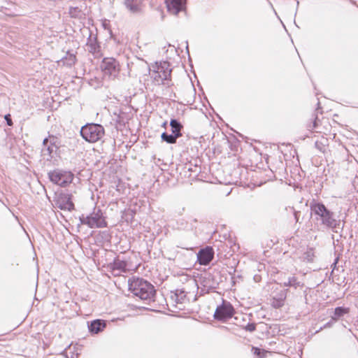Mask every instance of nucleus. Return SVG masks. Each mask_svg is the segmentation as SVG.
I'll use <instances>...</instances> for the list:
<instances>
[{
	"instance_id": "4be33fe9",
	"label": "nucleus",
	"mask_w": 358,
	"mask_h": 358,
	"mask_svg": "<svg viewBox=\"0 0 358 358\" xmlns=\"http://www.w3.org/2000/svg\"><path fill=\"white\" fill-rule=\"evenodd\" d=\"M80 13V10L77 7L70 8L69 9V14L71 17H78Z\"/></svg>"
},
{
	"instance_id": "6e6552de",
	"label": "nucleus",
	"mask_w": 358,
	"mask_h": 358,
	"mask_svg": "<svg viewBox=\"0 0 358 358\" xmlns=\"http://www.w3.org/2000/svg\"><path fill=\"white\" fill-rule=\"evenodd\" d=\"M234 313L233 306L229 303L223 302V303L217 307L214 317L217 320H224L231 318Z\"/></svg>"
},
{
	"instance_id": "f3484780",
	"label": "nucleus",
	"mask_w": 358,
	"mask_h": 358,
	"mask_svg": "<svg viewBox=\"0 0 358 358\" xmlns=\"http://www.w3.org/2000/svg\"><path fill=\"white\" fill-rule=\"evenodd\" d=\"M127 265L126 262L117 259L114 262L113 268L121 271H125L127 270Z\"/></svg>"
},
{
	"instance_id": "393cba45",
	"label": "nucleus",
	"mask_w": 358,
	"mask_h": 358,
	"mask_svg": "<svg viewBox=\"0 0 358 358\" xmlns=\"http://www.w3.org/2000/svg\"><path fill=\"white\" fill-rule=\"evenodd\" d=\"M5 119L6 120V122H7L8 125H9V126L13 125V122H12V120H11V119L10 117V115H5Z\"/></svg>"
},
{
	"instance_id": "1a4fd4ad",
	"label": "nucleus",
	"mask_w": 358,
	"mask_h": 358,
	"mask_svg": "<svg viewBox=\"0 0 358 358\" xmlns=\"http://www.w3.org/2000/svg\"><path fill=\"white\" fill-rule=\"evenodd\" d=\"M55 138H45L43 141V148L41 150L42 156L44 159L50 160L52 157V154L56 152L57 147L55 144Z\"/></svg>"
},
{
	"instance_id": "f03ea898",
	"label": "nucleus",
	"mask_w": 358,
	"mask_h": 358,
	"mask_svg": "<svg viewBox=\"0 0 358 358\" xmlns=\"http://www.w3.org/2000/svg\"><path fill=\"white\" fill-rule=\"evenodd\" d=\"M128 284L131 292L142 300H150L155 295L153 285L143 278H132L129 280Z\"/></svg>"
},
{
	"instance_id": "f257e3e1",
	"label": "nucleus",
	"mask_w": 358,
	"mask_h": 358,
	"mask_svg": "<svg viewBox=\"0 0 358 358\" xmlns=\"http://www.w3.org/2000/svg\"><path fill=\"white\" fill-rule=\"evenodd\" d=\"M310 210L316 216V220L320 221L321 224L332 229L337 233L339 228L340 221L334 218V213L328 210L322 203L314 202L310 204Z\"/></svg>"
},
{
	"instance_id": "b1692460",
	"label": "nucleus",
	"mask_w": 358,
	"mask_h": 358,
	"mask_svg": "<svg viewBox=\"0 0 358 358\" xmlns=\"http://www.w3.org/2000/svg\"><path fill=\"white\" fill-rule=\"evenodd\" d=\"M252 352H253V353H254L255 355H256L257 356H260L261 350H260V349H259V348L253 347V348H252Z\"/></svg>"
},
{
	"instance_id": "7ed1b4c3",
	"label": "nucleus",
	"mask_w": 358,
	"mask_h": 358,
	"mask_svg": "<svg viewBox=\"0 0 358 358\" xmlns=\"http://www.w3.org/2000/svg\"><path fill=\"white\" fill-rule=\"evenodd\" d=\"M171 71L169 63L162 62L159 64L156 63L155 66H153V69L150 71V75L157 85H167L170 86Z\"/></svg>"
},
{
	"instance_id": "ddd939ff",
	"label": "nucleus",
	"mask_w": 358,
	"mask_h": 358,
	"mask_svg": "<svg viewBox=\"0 0 358 358\" xmlns=\"http://www.w3.org/2000/svg\"><path fill=\"white\" fill-rule=\"evenodd\" d=\"M165 3L168 11L173 15H177L185 7L183 0H165Z\"/></svg>"
},
{
	"instance_id": "9b49d317",
	"label": "nucleus",
	"mask_w": 358,
	"mask_h": 358,
	"mask_svg": "<svg viewBox=\"0 0 358 358\" xmlns=\"http://www.w3.org/2000/svg\"><path fill=\"white\" fill-rule=\"evenodd\" d=\"M144 0H122L125 8L131 14H139L143 11Z\"/></svg>"
},
{
	"instance_id": "2eb2a0df",
	"label": "nucleus",
	"mask_w": 358,
	"mask_h": 358,
	"mask_svg": "<svg viewBox=\"0 0 358 358\" xmlns=\"http://www.w3.org/2000/svg\"><path fill=\"white\" fill-rule=\"evenodd\" d=\"M171 127L172 134H175L178 138L181 136L180 130L182 127V124L175 119H172L170 122Z\"/></svg>"
},
{
	"instance_id": "39448f33",
	"label": "nucleus",
	"mask_w": 358,
	"mask_h": 358,
	"mask_svg": "<svg viewBox=\"0 0 358 358\" xmlns=\"http://www.w3.org/2000/svg\"><path fill=\"white\" fill-rule=\"evenodd\" d=\"M80 134L86 141L95 143L103 136L104 129L101 124H89L81 128Z\"/></svg>"
},
{
	"instance_id": "423d86ee",
	"label": "nucleus",
	"mask_w": 358,
	"mask_h": 358,
	"mask_svg": "<svg viewBox=\"0 0 358 358\" xmlns=\"http://www.w3.org/2000/svg\"><path fill=\"white\" fill-rule=\"evenodd\" d=\"M49 178L52 182L59 186L64 187L71 182L73 175L70 172L54 171L49 173Z\"/></svg>"
},
{
	"instance_id": "6ab92c4d",
	"label": "nucleus",
	"mask_w": 358,
	"mask_h": 358,
	"mask_svg": "<svg viewBox=\"0 0 358 358\" xmlns=\"http://www.w3.org/2000/svg\"><path fill=\"white\" fill-rule=\"evenodd\" d=\"M283 285L285 287H294L296 288L299 286V282L297 281V279L295 277H290L288 278L287 281L283 282Z\"/></svg>"
},
{
	"instance_id": "5701e85b",
	"label": "nucleus",
	"mask_w": 358,
	"mask_h": 358,
	"mask_svg": "<svg viewBox=\"0 0 358 358\" xmlns=\"http://www.w3.org/2000/svg\"><path fill=\"white\" fill-rule=\"evenodd\" d=\"M245 329L248 331L252 332L255 330V325L254 324H248L245 327Z\"/></svg>"
},
{
	"instance_id": "f8f14e48",
	"label": "nucleus",
	"mask_w": 358,
	"mask_h": 358,
	"mask_svg": "<svg viewBox=\"0 0 358 358\" xmlns=\"http://www.w3.org/2000/svg\"><path fill=\"white\" fill-rule=\"evenodd\" d=\"M214 257L213 249L210 247H206V248L201 249L197 254V259L201 265L208 264Z\"/></svg>"
},
{
	"instance_id": "a211bd4d",
	"label": "nucleus",
	"mask_w": 358,
	"mask_h": 358,
	"mask_svg": "<svg viewBox=\"0 0 358 358\" xmlns=\"http://www.w3.org/2000/svg\"><path fill=\"white\" fill-rule=\"evenodd\" d=\"M348 313V309L344 308L343 307H337L334 310V315L331 316L332 319L334 320H338L340 317L343 316L344 314Z\"/></svg>"
},
{
	"instance_id": "a878e982",
	"label": "nucleus",
	"mask_w": 358,
	"mask_h": 358,
	"mask_svg": "<svg viewBox=\"0 0 358 358\" xmlns=\"http://www.w3.org/2000/svg\"><path fill=\"white\" fill-rule=\"evenodd\" d=\"M69 64L71 65L75 63L76 62V56L73 55H71L69 57Z\"/></svg>"
},
{
	"instance_id": "412c9836",
	"label": "nucleus",
	"mask_w": 358,
	"mask_h": 358,
	"mask_svg": "<svg viewBox=\"0 0 358 358\" xmlns=\"http://www.w3.org/2000/svg\"><path fill=\"white\" fill-rule=\"evenodd\" d=\"M283 305H284V300L282 299H273V300L272 301V306L275 308H280Z\"/></svg>"
},
{
	"instance_id": "dca6fc26",
	"label": "nucleus",
	"mask_w": 358,
	"mask_h": 358,
	"mask_svg": "<svg viewBox=\"0 0 358 358\" xmlns=\"http://www.w3.org/2000/svg\"><path fill=\"white\" fill-rule=\"evenodd\" d=\"M161 137L164 141L171 144L175 143L178 138L173 134H168L166 132H163Z\"/></svg>"
},
{
	"instance_id": "20e7f679",
	"label": "nucleus",
	"mask_w": 358,
	"mask_h": 358,
	"mask_svg": "<svg viewBox=\"0 0 358 358\" xmlns=\"http://www.w3.org/2000/svg\"><path fill=\"white\" fill-rule=\"evenodd\" d=\"M80 220L83 224H85L90 228H103L107 227L106 219L101 210L99 208H94L93 212L89 215H82Z\"/></svg>"
},
{
	"instance_id": "bb28decb",
	"label": "nucleus",
	"mask_w": 358,
	"mask_h": 358,
	"mask_svg": "<svg viewBox=\"0 0 358 358\" xmlns=\"http://www.w3.org/2000/svg\"><path fill=\"white\" fill-rule=\"evenodd\" d=\"M298 213H299V212H296V211L294 212V217H295L296 222L299 221Z\"/></svg>"
},
{
	"instance_id": "aec40b11",
	"label": "nucleus",
	"mask_w": 358,
	"mask_h": 358,
	"mask_svg": "<svg viewBox=\"0 0 358 358\" xmlns=\"http://www.w3.org/2000/svg\"><path fill=\"white\" fill-rule=\"evenodd\" d=\"M303 259L307 262H313L314 259V252L312 250H308L303 255Z\"/></svg>"
},
{
	"instance_id": "9d476101",
	"label": "nucleus",
	"mask_w": 358,
	"mask_h": 358,
	"mask_svg": "<svg viewBox=\"0 0 358 358\" xmlns=\"http://www.w3.org/2000/svg\"><path fill=\"white\" fill-rule=\"evenodd\" d=\"M55 205L61 210H71L74 208V204L71 200V195L69 194H59L55 200Z\"/></svg>"
},
{
	"instance_id": "4468645a",
	"label": "nucleus",
	"mask_w": 358,
	"mask_h": 358,
	"mask_svg": "<svg viewBox=\"0 0 358 358\" xmlns=\"http://www.w3.org/2000/svg\"><path fill=\"white\" fill-rule=\"evenodd\" d=\"M106 326V322L101 320H95L88 326L89 330L92 334H99L102 331Z\"/></svg>"
},
{
	"instance_id": "0eeeda50",
	"label": "nucleus",
	"mask_w": 358,
	"mask_h": 358,
	"mask_svg": "<svg viewBox=\"0 0 358 358\" xmlns=\"http://www.w3.org/2000/svg\"><path fill=\"white\" fill-rule=\"evenodd\" d=\"M101 69L105 74L115 78L120 72L119 62L114 58H104L102 61Z\"/></svg>"
}]
</instances>
